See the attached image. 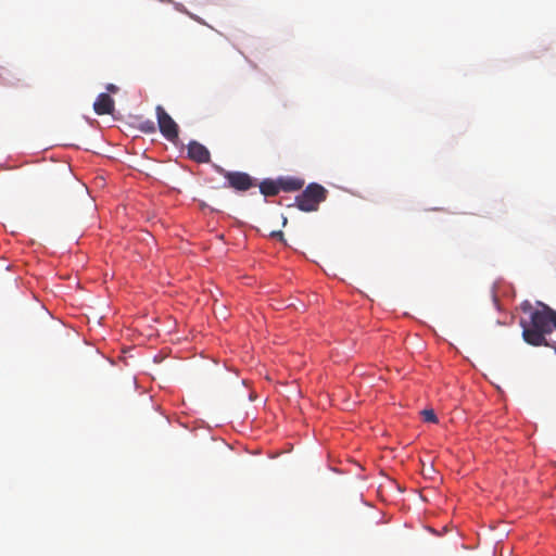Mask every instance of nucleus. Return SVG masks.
Wrapping results in <instances>:
<instances>
[{"instance_id": "f257e3e1", "label": "nucleus", "mask_w": 556, "mask_h": 556, "mask_svg": "<svg viewBox=\"0 0 556 556\" xmlns=\"http://www.w3.org/2000/svg\"><path fill=\"white\" fill-rule=\"evenodd\" d=\"M541 308L531 311L529 325L521 320L523 340L533 346L549 345L545 336L553 332L556 312L545 304Z\"/></svg>"}, {"instance_id": "f03ea898", "label": "nucleus", "mask_w": 556, "mask_h": 556, "mask_svg": "<svg viewBox=\"0 0 556 556\" xmlns=\"http://www.w3.org/2000/svg\"><path fill=\"white\" fill-rule=\"evenodd\" d=\"M328 190L319 184H309L301 194L295 198L296 206L303 212L318 210L321 202L327 199Z\"/></svg>"}, {"instance_id": "7ed1b4c3", "label": "nucleus", "mask_w": 556, "mask_h": 556, "mask_svg": "<svg viewBox=\"0 0 556 556\" xmlns=\"http://www.w3.org/2000/svg\"><path fill=\"white\" fill-rule=\"evenodd\" d=\"M155 114L157 119L159 130L162 136L170 142H175L178 139L179 128L177 123L172 116L165 111L162 105L155 108Z\"/></svg>"}, {"instance_id": "20e7f679", "label": "nucleus", "mask_w": 556, "mask_h": 556, "mask_svg": "<svg viewBox=\"0 0 556 556\" xmlns=\"http://www.w3.org/2000/svg\"><path fill=\"white\" fill-rule=\"evenodd\" d=\"M74 184L75 180L71 175H67L65 179H53L47 185L42 197L48 202H58L65 198L67 186Z\"/></svg>"}, {"instance_id": "39448f33", "label": "nucleus", "mask_w": 556, "mask_h": 556, "mask_svg": "<svg viewBox=\"0 0 556 556\" xmlns=\"http://www.w3.org/2000/svg\"><path fill=\"white\" fill-rule=\"evenodd\" d=\"M219 173L227 180V186L236 191H247L256 185V180L244 172H229L219 168Z\"/></svg>"}, {"instance_id": "423d86ee", "label": "nucleus", "mask_w": 556, "mask_h": 556, "mask_svg": "<svg viewBox=\"0 0 556 556\" xmlns=\"http://www.w3.org/2000/svg\"><path fill=\"white\" fill-rule=\"evenodd\" d=\"M188 156L198 163H207L211 160L210 151L198 141L189 142Z\"/></svg>"}, {"instance_id": "0eeeda50", "label": "nucleus", "mask_w": 556, "mask_h": 556, "mask_svg": "<svg viewBox=\"0 0 556 556\" xmlns=\"http://www.w3.org/2000/svg\"><path fill=\"white\" fill-rule=\"evenodd\" d=\"M114 109L115 102L109 93H100L93 103V110L98 115L112 114Z\"/></svg>"}, {"instance_id": "6e6552de", "label": "nucleus", "mask_w": 556, "mask_h": 556, "mask_svg": "<svg viewBox=\"0 0 556 556\" xmlns=\"http://www.w3.org/2000/svg\"><path fill=\"white\" fill-rule=\"evenodd\" d=\"M260 191L265 197L277 195L280 191L279 180L265 179L260 184Z\"/></svg>"}, {"instance_id": "1a4fd4ad", "label": "nucleus", "mask_w": 556, "mask_h": 556, "mask_svg": "<svg viewBox=\"0 0 556 556\" xmlns=\"http://www.w3.org/2000/svg\"><path fill=\"white\" fill-rule=\"evenodd\" d=\"M280 190L292 192L302 189L304 181L299 178H279Z\"/></svg>"}, {"instance_id": "9d476101", "label": "nucleus", "mask_w": 556, "mask_h": 556, "mask_svg": "<svg viewBox=\"0 0 556 556\" xmlns=\"http://www.w3.org/2000/svg\"><path fill=\"white\" fill-rule=\"evenodd\" d=\"M426 422L437 424L438 417L432 408H425L419 413Z\"/></svg>"}, {"instance_id": "9b49d317", "label": "nucleus", "mask_w": 556, "mask_h": 556, "mask_svg": "<svg viewBox=\"0 0 556 556\" xmlns=\"http://www.w3.org/2000/svg\"><path fill=\"white\" fill-rule=\"evenodd\" d=\"M140 129L146 134H153L155 132L156 127L152 121H146L140 125Z\"/></svg>"}, {"instance_id": "f8f14e48", "label": "nucleus", "mask_w": 556, "mask_h": 556, "mask_svg": "<svg viewBox=\"0 0 556 556\" xmlns=\"http://www.w3.org/2000/svg\"><path fill=\"white\" fill-rule=\"evenodd\" d=\"M269 236L271 238H276V239H279L280 241H285V238H283V232L280 231V230H274L269 233Z\"/></svg>"}, {"instance_id": "ddd939ff", "label": "nucleus", "mask_w": 556, "mask_h": 556, "mask_svg": "<svg viewBox=\"0 0 556 556\" xmlns=\"http://www.w3.org/2000/svg\"><path fill=\"white\" fill-rule=\"evenodd\" d=\"M105 89H106V91H108L109 93H117V92H118V90H119V88H118L116 85H114V84H108V85L105 86Z\"/></svg>"}, {"instance_id": "4468645a", "label": "nucleus", "mask_w": 556, "mask_h": 556, "mask_svg": "<svg viewBox=\"0 0 556 556\" xmlns=\"http://www.w3.org/2000/svg\"><path fill=\"white\" fill-rule=\"evenodd\" d=\"M424 530L427 532V533H432V532H435L431 527L429 526H425L424 527Z\"/></svg>"}, {"instance_id": "2eb2a0df", "label": "nucleus", "mask_w": 556, "mask_h": 556, "mask_svg": "<svg viewBox=\"0 0 556 556\" xmlns=\"http://www.w3.org/2000/svg\"><path fill=\"white\" fill-rule=\"evenodd\" d=\"M523 312H527L528 309H531V304L527 303L522 306Z\"/></svg>"}, {"instance_id": "dca6fc26", "label": "nucleus", "mask_w": 556, "mask_h": 556, "mask_svg": "<svg viewBox=\"0 0 556 556\" xmlns=\"http://www.w3.org/2000/svg\"><path fill=\"white\" fill-rule=\"evenodd\" d=\"M419 498L422 500V501H427V497L424 494H421L420 491H419Z\"/></svg>"}, {"instance_id": "f3484780", "label": "nucleus", "mask_w": 556, "mask_h": 556, "mask_svg": "<svg viewBox=\"0 0 556 556\" xmlns=\"http://www.w3.org/2000/svg\"><path fill=\"white\" fill-rule=\"evenodd\" d=\"M287 222H288L287 217L282 216V226H286Z\"/></svg>"}, {"instance_id": "a211bd4d", "label": "nucleus", "mask_w": 556, "mask_h": 556, "mask_svg": "<svg viewBox=\"0 0 556 556\" xmlns=\"http://www.w3.org/2000/svg\"><path fill=\"white\" fill-rule=\"evenodd\" d=\"M554 349H555V352H556V345L554 346Z\"/></svg>"}]
</instances>
